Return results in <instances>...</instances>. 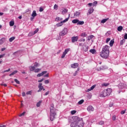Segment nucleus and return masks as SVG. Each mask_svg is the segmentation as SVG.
Here are the masks:
<instances>
[{
    "label": "nucleus",
    "instance_id": "obj_5",
    "mask_svg": "<svg viewBox=\"0 0 127 127\" xmlns=\"http://www.w3.org/2000/svg\"><path fill=\"white\" fill-rule=\"evenodd\" d=\"M67 32H68V29L64 28L63 30L60 33L59 35L60 36H64L67 34Z\"/></svg>",
    "mask_w": 127,
    "mask_h": 127
},
{
    "label": "nucleus",
    "instance_id": "obj_54",
    "mask_svg": "<svg viewBox=\"0 0 127 127\" xmlns=\"http://www.w3.org/2000/svg\"><path fill=\"white\" fill-rule=\"evenodd\" d=\"M98 3V2H97V1H95L93 3V5H97V4Z\"/></svg>",
    "mask_w": 127,
    "mask_h": 127
},
{
    "label": "nucleus",
    "instance_id": "obj_28",
    "mask_svg": "<svg viewBox=\"0 0 127 127\" xmlns=\"http://www.w3.org/2000/svg\"><path fill=\"white\" fill-rule=\"evenodd\" d=\"M35 66H30V71H35Z\"/></svg>",
    "mask_w": 127,
    "mask_h": 127
},
{
    "label": "nucleus",
    "instance_id": "obj_31",
    "mask_svg": "<svg viewBox=\"0 0 127 127\" xmlns=\"http://www.w3.org/2000/svg\"><path fill=\"white\" fill-rule=\"evenodd\" d=\"M114 43H115V41L114 40H111L110 42V45L111 46V47H112V46H113V45H114Z\"/></svg>",
    "mask_w": 127,
    "mask_h": 127
},
{
    "label": "nucleus",
    "instance_id": "obj_2",
    "mask_svg": "<svg viewBox=\"0 0 127 127\" xmlns=\"http://www.w3.org/2000/svg\"><path fill=\"white\" fill-rule=\"evenodd\" d=\"M55 116H56V113L55 112V108H54V105L51 104L50 108V119L51 122L53 121L55 119Z\"/></svg>",
    "mask_w": 127,
    "mask_h": 127
},
{
    "label": "nucleus",
    "instance_id": "obj_16",
    "mask_svg": "<svg viewBox=\"0 0 127 127\" xmlns=\"http://www.w3.org/2000/svg\"><path fill=\"white\" fill-rule=\"evenodd\" d=\"M5 38H2L0 39V45L3 44V43L5 41Z\"/></svg>",
    "mask_w": 127,
    "mask_h": 127
},
{
    "label": "nucleus",
    "instance_id": "obj_7",
    "mask_svg": "<svg viewBox=\"0 0 127 127\" xmlns=\"http://www.w3.org/2000/svg\"><path fill=\"white\" fill-rule=\"evenodd\" d=\"M70 51V49H66L64 52H63L62 55V58H64L65 57V56L66 55V54H67V53H68V52H69Z\"/></svg>",
    "mask_w": 127,
    "mask_h": 127
},
{
    "label": "nucleus",
    "instance_id": "obj_3",
    "mask_svg": "<svg viewBox=\"0 0 127 127\" xmlns=\"http://www.w3.org/2000/svg\"><path fill=\"white\" fill-rule=\"evenodd\" d=\"M74 120L76 121V127H84V122L82 119L78 117H75Z\"/></svg>",
    "mask_w": 127,
    "mask_h": 127
},
{
    "label": "nucleus",
    "instance_id": "obj_50",
    "mask_svg": "<svg viewBox=\"0 0 127 127\" xmlns=\"http://www.w3.org/2000/svg\"><path fill=\"white\" fill-rule=\"evenodd\" d=\"M0 85L1 86H4V87H7V85L5 83L3 84V83H1L0 84Z\"/></svg>",
    "mask_w": 127,
    "mask_h": 127
},
{
    "label": "nucleus",
    "instance_id": "obj_38",
    "mask_svg": "<svg viewBox=\"0 0 127 127\" xmlns=\"http://www.w3.org/2000/svg\"><path fill=\"white\" fill-rule=\"evenodd\" d=\"M70 113L72 115H75V114H76V113H77V111H76V110H72L71 111Z\"/></svg>",
    "mask_w": 127,
    "mask_h": 127
},
{
    "label": "nucleus",
    "instance_id": "obj_4",
    "mask_svg": "<svg viewBox=\"0 0 127 127\" xmlns=\"http://www.w3.org/2000/svg\"><path fill=\"white\" fill-rule=\"evenodd\" d=\"M112 92L113 89L111 88H108L102 92V94H101V96H111Z\"/></svg>",
    "mask_w": 127,
    "mask_h": 127
},
{
    "label": "nucleus",
    "instance_id": "obj_47",
    "mask_svg": "<svg viewBox=\"0 0 127 127\" xmlns=\"http://www.w3.org/2000/svg\"><path fill=\"white\" fill-rule=\"evenodd\" d=\"M5 56V54H4L0 55V59H1V58H3Z\"/></svg>",
    "mask_w": 127,
    "mask_h": 127
},
{
    "label": "nucleus",
    "instance_id": "obj_49",
    "mask_svg": "<svg viewBox=\"0 0 127 127\" xmlns=\"http://www.w3.org/2000/svg\"><path fill=\"white\" fill-rule=\"evenodd\" d=\"M43 81H44V78H42L41 80H38V82L39 83H41V82H43Z\"/></svg>",
    "mask_w": 127,
    "mask_h": 127
},
{
    "label": "nucleus",
    "instance_id": "obj_11",
    "mask_svg": "<svg viewBox=\"0 0 127 127\" xmlns=\"http://www.w3.org/2000/svg\"><path fill=\"white\" fill-rule=\"evenodd\" d=\"M87 110L88 112H94V110H95L94 109V107H93V106H89L87 108Z\"/></svg>",
    "mask_w": 127,
    "mask_h": 127
},
{
    "label": "nucleus",
    "instance_id": "obj_35",
    "mask_svg": "<svg viewBox=\"0 0 127 127\" xmlns=\"http://www.w3.org/2000/svg\"><path fill=\"white\" fill-rule=\"evenodd\" d=\"M41 69H40V68H37V69H35L34 72L35 73H38V72H39V71H41Z\"/></svg>",
    "mask_w": 127,
    "mask_h": 127
},
{
    "label": "nucleus",
    "instance_id": "obj_64",
    "mask_svg": "<svg viewBox=\"0 0 127 127\" xmlns=\"http://www.w3.org/2000/svg\"><path fill=\"white\" fill-rule=\"evenodd\" d=\"M5 126L3 125H0V127H5Z\"/></svg>",
    "mask_w": 127,
    "mask_h": 127
},
{
    "label": "nucleus",
    "instance_id": "obj_59",
    "mask_svg": "<svg viewBox=\"0 0 127 127\" xmlns=\"http://www.w3.org/2000/svg\"><path fill=\"white\" fill-rule=\"evenodd\" d=\"M124 39H127V34H125L124 36Z\"/></svg>",
    "mask_w": 127,
    "mask_h": 127
},
{
    "label": "nucleus",
    "instance_id": "obj_13",
    "mask_svg": "<svg viewBox=\"0 0 127 127\" xmlns=\"http://www.w3.org/2000/svg\"><path fill=\"white\" fill-rule=\"evenodd\" d=\"M95 88H96V85H93L92 86H91L90 87V88L86 90V92H90V91H92V90H94V89H95Z\"/></svg>",
    "mask_w": 127,
    "mask_h": 127
},
{
    "label": "nucleus",
    "instance_id": "obj_55",
    "mask_svg": "<svg viewBox=\"0 0 127 127\" xmlns=\"http://www.w3.org/2000/svg\"><path fill=\"white\" fill-rule=\"evenodd\" d=\"M110 40H111V38H107L106 40V43H108L109 41H110Z\"/></svg>",
    "mask_w": 127,
    "mask_h": 127
},
{
    "label": "nucleus",
    "instance_id": "obj_19",
    "mask_svg": "<svg viewBox=\"0 0 127 127\" xmlns=\"http://www.w3.org/2000/svg\"><path fill=\"white\" fill-rule=\"evenodd\" d=\"M89 52H90V53H92V54H95V53H96V50L95 49H91L90 51H89Z\"/></svg>",
    "mask_w": 127,
    "mask_h": 127
},
{
    "label": "nucleus",
    "instance_id": "obj_20",
    "mask_svg": "<svg viewBox=\"0 0 127 127\" xmlns=\"http://www.w3.org/2000/svg\"><path fill=\"white\" fill-rule=\"evenodd\" d=\"M68 12V9H64L62 11V14H65V13H67Z\"/></svg>",
    "mask_w": 127,
    "mask_h": 127
},
{
    "label": "nucleus",
    "instance_id": "obj_37",
    "mask_svg": "<svg viewBox=\"0 0 127 127\" xmlns=\"http://www.w3.org/2000/svg\"><path fill=\"white\" fill-rule=\"evenodd\" d=\"M62 19H63L62 18H60L59 17H58L56 18V20H57V21H59L60 20H62Z\"/></svg>",
    "mask_w": 127,
    "mask_h": 127
},
{
    "label": "nucleus",
    "instance_id": "obj_48",
    "mask_svg": "<svg viewBox=\"0 0 127 127\" xmlns=\"http://www.w3.org/2000/svg\"><path fill=\"white\" fill-rule=\"evenodd\" d=\"M99 125H100L101 126L104 125V121H100L99 122Z\"/></svg>",
    "mask_w": 127,
    "mask_h": 127
},
{
    "label": "nucleus",
    "instance_id": "obj_18",
    "mask_svg": "<svg viewBox=\"0 0 127 127\" xmlns=\"http://www.w3.org/2000/svg\"><path fill=\"white\" fill-rule=\"evenodd\" d=\"M32 17H35L37 16V13H36V11L34 10L31 14Z\"/></svg>",
    "mask_w": 127,
    "mask_h": 127
},
{
    "label": "nucleus",
    "instance_id": "obj_34",
    "mask_svg": "<svg viewBox=\"0 0 127 127\" xmlns=\"http://www.w3.org/2000/svg\"><path fill=\"white\" fill-rule=\"evenodd\" d=\"M125 42H126V40L123 39L120 42V45H123V44H124V43H125Z\"/></svg>",
    "mask_w": 127,
    "mask_h": 127
},
{
    "label": "nucleus",
    "instance_id": "obj_61",
    "mask_svg": "<svg viewBox=\"0 0 127 127\" xmlns=\"http://www.w3.org/2000/svg\"><path fill=\"white\" fill-rule=\"evenodd\" d=\"M113 106H114V104H113V103H111V104H109L110 108H111V107H113Z\"/></svg>",
    "mask_w": 127,
    "mask_h": 127
},
{
    "label": "nucleus",
    "instance_id": "obj_53",
    "mask_svg": "<svg viewBox=\"0 0 127 127\" xmlns=\"http://www.w3.org/2000/svg\"><path fill=\"white\" fill-rule=\"evenodd\" d=\"M45 84H49V80H45Z\"/></svg>",
    "mask_w": 127,
    "mask_h": 127
},
{
    "label": "nucleus",
    "instance_id": "obj_12",
    "mask_svg": "<svg viewBox=\"0 0 127 127\" xmlns=\"http://www.w3.org/2000/svg\"><path fill=\"white\" fill-rule=\"evenodd\" d=\"M71 68H73L74 69L76 68H78L79 67V64L78 63H74L73 64H71Z\"/></svg>",
    "mask_w": 127,
    "mask_h": 127
},
{
    "label": "nucleus",
    "instance_id": "obj_43",
    "mask_svg": "<svg viewBox=\"0 0 127 127\" xmlns=\"http://www.w3.org/2000/svg\"><path fill=\"white\" fill-rule=\"evenodd\" d=\"M110 85V83H103V86H104V87H108Z\"/></svg>",
    "mask_w": 127,
    "mask_h": 127
},
{
    "label": "nucleus",
    "instance_id": "obj_33",
    "mask_svg": "<svg viewBox=\"0 0 127 127\" xmlns=\"http://www.w3.org/2000/svg\"><path fill=\"white\" fill-rule=\"evenodd\" d=\"M9 25L10 26H13V25H14V21H10Z\"/></svg>",
    "mask_w": 127,
    "mask_h": 127
},
{
    "label": "nucleus",
    "instance_id": "obj_10",
    "mask_svg": "<svg viewBox=\"0 0 127 127\" xmlns=\"http://www.w3.org/2000/svg\"><path fill=\"white\" fill-rule=\"evenodd\" d=\"M78 39H79V37L78 36L72 37L71 38V42L74 43V42H76V41H78Z\"/></svg>",
    "mask_w": 127,
    "mask_h": 127
},
{
    "label": "nucleus",
    "instance_id": "obj_52",
    "mask_svg": "<svg viewBox=\"0 0 127 127\" xmlns=\"http://www.w3.org/2000/svg\"><path fill=\"white\" fill-rule=\"evenodd\" d=\"M43 10H44V9H43V8L40 7L39 11H40V12L43 11Z\"/></svg>",
    "mask_w": 127,
    "mask_h": 127
},
{
    "label": "nucleus",
    "instance_id": "obj_51",
    "mask_svg": "<svg viewBox=\"0 0 127 127\" xmlns=\"http://www.w3.org/2000/svg\"><path fill=\"white\" fill-rule=\"evenodd\" d=\"M85 39H80V40H79V41L81 42H82V41H83V42H85Z\"/></svg>",
    "mask_w": 127,
    "mask_h": 127
},
{
    "label": "nucleus",
    "instance_id": "obj_45",
    "mask_svg": "<svg viewBox=\"0 0 127 127\" xmlns=\"http://www.w3.org/2000/svg\"><path fill=\"white\" fill-rule=\"evenodd\" d=\"M42 76H43V74L42 73H39L37 74V77H41Z\"/></svg>",
    "mask_w": 127,
    "mask_h": 127
},
{
    "label": "nucleus",
    "instance_id": "obj_56",
    "mask_svg": "<svg viewBox=\"0 0 127 127\" xmlns=\"http://www.w3.org/2000/svg\"><path fill=\"white\" fill-rule=\"evenodd\" d=\"M125 113H126V111L123 110L121 111V115H125Z\"/></svg>",
    "mask_w": 127,
    "mask_h": 127
},
{
    "label": "nucleus",
    "instance_id": "obj_22",
    "mask_svg": "<svg viewBox=\"0 0 127 127\" xmlns=\"http://www.w3.org/2000/svg\"><path fill=\"white\" fill-rule=\"evenodd\" d=\"M78 22H79V19H74L72 21V23L74 24H77Z\"/></svg>",
    "mask_w": 127,
    "mask_h": 127
},
{
    "label": "nucleus",
    "instance_id": "obj_41",
    "mask_svg": "<svg viewBox=\"0 0 127 127\" xmlns=\"http://www.w3.org/2000/svg\"><path fill=\"white\" fill-rule=\"evenodd\" d=\"M32 94V91H29L26 92V95H31Z\"/></svg>",
    "mask_w": 127,
    "mask_h": 127
},
{
    "label": "nucleus",
    "instance_id": "obj_60",
    "mask_svg": "<svg viewBox=\"0 0 127 127\" xmlns=\"http://www.w3.org/2000/svg\"><path fill=\"white\" fill-rule=\"evenodd\" d=\"M10 71V68H8L7 70H4V72H9Z\"/></svg>",
    "mask_w": 127,
    "mask_h": 127
},
{
    "label": "nucleus",
    "instance_id": "obj_32",
    "mask_svg": "<svg viewBox=\"0 0 127 127\" xmlns=\"http://www.w3.org/2000/svg\"><path fill=\"white\" fill-rule=\"evenodd\" d=\"M83 103H84V99H82V100H80L79 101H78V104L82 105V104H83Z\"/></svg>",
    "mask_w": 127,
    "mask_h": 127
},
{
    "label": "nucleus",
    "instance_id": "obj_30",
    "mask_svg": "<svg viewBox=\"0 0 127 127\" xmlns=\"http://www.w3.org/2000/svg\"><path fill=\"white\" fill-rule=\"evenodd\" d=\"M94 35H91L88 36V40L90 41V40H91V39H92V38H94Z\"/></svg>",
    "mask_w": 127,
    "mask_h": 127
},
{
    "label": "nucleus",
    "instance_id": "obj_46",
    "mask_svg": "<svg viewBox=\"0 0 127 127\" xmlns=\"http://www.w3.org/2000/svg\"><path fill=\"white\" fill-rule=\"evenodd\" d=\"M25 113H26L25 112H24L23 113L20 114L19 115V117H22V116H24V115H25Z\"/></svg>",
    "mask_w": 127,
    "mask_h": 127
},
{
    "label": "nucleus",
    "instance_id": "obj_57",
    "mask_svg": "<svg viewBox=\"0 0 127 127\" xmlns=\"http://www.w3.org/2000/svg\"><path fill=\"white\" fill-rule=\"evenodd\" d=\"M33 33H34V32L33 33H31V32L29 33L28 34V36H33V35H32Z\"/></svg>",
    "mask_w": 127,
    "mask_h": 127
},
{
    "label": "nucleus",
    "instance_id": "obj_15",
    "mask_svg": "<svg viewBox=\"0 0 127 127\" xmlns=\"http://www.w3.org/2000/svg\"><path fill=\"white\" fill-rule=\"evenodd\" d=\"M80 14H81V13L79 11H76L74 13V17H78V16H80Z\"/></svg>",
    "mask_w": 127,
    "mask_h": 127
},
{
    "label": "nucleus",
    "instance_id": "obj_6",
    "mask_svg": "<svg viewBox=\"0 0 127 127\" xmlns=\"http://www.w3.org/2000/svg\"><path fill=\"white\" fill-rule=\"evenodd\" d=\"M67 21H68V18H66L64 20H63L61 21L60 23L57 24V26L58 27L62 26L63 25V23L67 22Z\"/></svg>",
    "mask_w": 127,
    "mask_h": 127
},
{
    "label": "nucleus",
    "instance_id": "obj_21",
    "mask_svg": "<svg viewBox=\"0 0 127 127\" xmlns=\"http://www.w3.org/2000/svg\"><path fill=\"white\" fill-rule=\"evenodd\" d=\"M108 20H109V18H106V19H103L101 21V23H105V22H107V21H108Z\"/></svg>",
    "mask_w": 127,
    "mask_h": 127
},
{
    "label": "nucleus",
    "instance_id": "obj_58",
    "mask_svg": "<svg viewBox=\"0 0 127 127\" xmlns=\"http://www.w3.org/2000/svg\"><path fill=\"white\" fill-rule=\"evenodd\" d=\"M46 73H47V71H44L42 72V73L43 74V75H44V74H46Z\"/></svg>",
    "mask_w": 127,
    "mask_h": 127
},
{
    "label": "nucleus",
    "instance_id": "obj_1",
    "mask_svg": "<svg viewBox=\"0 0 127 127\" xmlns=\"http://www.w3.org/2000/svg\"><path fill=\"white\" fill-rule=\"evenodd\" d=\"M100 56L103 59H108L110 56V46L108 45L103 46L100 53Z\"/></svg>",
    "mask_w": 127,
    "mask_h": 127
},
{
    "label": "nucleus",
    "instance_id": "obj_17",
    "mask_svg": "<svg viewBox=\"0 0 127 127\" xmlns=\"http://www.w3.org/2000/svg\"><path fill=\"white\" fill-rule=\"evenodd\" d=\"M105 69L104 66H97V70L101 71V70H104Z\"/></svg>",
    "mask_w": 127,
    "mask_h": 127
},
{
    "label": "nucleus",
    "instance_id": "obj_42",
    "mask_svg": "<svg viewBox=\"0 0 127 127\" xmlns=\"http://www.w3.org/2000/svg\"><path fill=\"white\" fill-rule=\"evenodd\" d=\"M116 119H117V116H116V115H113L112 116L113 121H116Z\"/></svg>",
    "mask_w": 127,
    "mask_h": 127
},
{
    "label": "nucleus",
    "instance_id": "obj_14",
    "mask_svg": "<svg viewBox=\"0 0 127 127\" xmlns=\"http://www.w3.org/2000/svg\"><path fill=\"white\" fill-rule=\"evenodd\" d=\"M94 12V8H91L89 9L88 10V13H87V15H90V14H91V13H93Z\"/></svg>",
    "mask_w": 127,
    "mask_h": 127
},
{
    "label": "nucleus",
    "instance_id": "obj_63",
    "mask_svg": "<svg viewBox=\"0 0 127 127\" xmlns=\"http://www.w3.org/2000/svg\"><path fill=\"white\" fill-rule=\"evenodd\" d=\"M22 96H25V92H22Z\"/></svg>",
    "mask_w": 127,
    "mask_h": 127
},
{
    "label": "nucleus",
    "instance_id": "obj_24",
    "mask_svg": "<svg viewBox=\"0 0 127 127\" xmlns=\"http://www.w3.org/2000/svg\"><path fill=\"white\" fill-rule=\"evenodd\" d=\"M41 103H42V101H40L37 103L36 106L37 107V108H39V107H40V105H41Z\"/></svg>",
    "mask_w": 127,
    "mask_h": 127
},
{
    "label": "nucleus",
    "instance_id": "obj_36",
    "mask_svg": "<svg viewBox=\"0 0 127 127\" xmlns=\"http://www.w3.org/2000/svg\"><path fill=\"white\" fill-rule=\"evenodd\" d=\"M39 31V29H36L34 32V33L32 34V35H34V34H36V33H37V32Z\"/></svg>",
    "mask_w": 127,
    "mask_h": 127
},
{
    "label": "nucleus",
    "instance_id": "obj_39",
    "mask_svg": "<svg viewBox=\"0 0 127 127\" xmlns=\"http://www.w3.org/2000/svg\"><path fill=\"white\" fill-rule=\"evenodd\" d=\"M38 66H39V64L36 62L35 63L34 66L36 68V67H38Z\"/></svg>",
    "mask_w": 127,
    "mask_h": 127
},
{
    "label": "nucleus",
    "instance_id": "obj_8",
    "mask_svg": "<svg viewBox=\"0 0 127 127\" xmlns=\"http://www.w3.org/2000/svg\"><path fill=\"white\" fill-rule=\"evenodd\" d=\"M74 122L70 124L71 127H77V121L75 120V117L73 119Z\"/></svg>",
    "mask_w": 127,
    "mask_h": 127
},
{
    "label": "nucleus",
    "instance_id": "obj_62",
    "mask_svg": "<svg viewBox=\"0 0 127 127\" xmlns=\"http://www.w3.org/2000/svg\"><path fill=\"white\" fill-rule=\"evenodd\" d=\"M44 77H49V74H45L44 75Z\"/></svg>",
    "mask_w": 127,
    "mask_h": 127
},
{
    "label": "nucleus",
    "instance_id": "obj_40",
    "mask_svg": "<svg viewBox=\"0 0 127 127\" xmlns=\"http://www.w3.org/2000/svg\"><path fill=\"white\" fill-rule=\"evenodd\" d=\"M54 9H56V10L58 9V5L55 4L54 6Z\"/></svg>",
    "mask_w": 127,
    "mask_h": 127
},
{
    "label": "nucleus",
    "instance_id": "obj_26",
    "mask_svg": "<svg viewBox=\"0 0 127 127\" xmlns=\"http://www.w3.org/2000/svg\"><path fill=\"white\" fill-rule=\"evenodd\" d=\"M80 36H81L82 37H86V36H87V34L86 33V32H83L81 33Z\"/></svg>",
    "mask_w": 127,
    "mask_h": 127
},
{
    "label": "nucleus",
    "instance_id": "obj_27",
    "mask_svg": "<svg viewBox=\"0 0 127 127\" xmlns=\"http://www.w3.org/2000/svg\"><path fill=\"white\" fill-rule=\"evenodd\" d=\"M14 39H15V37H12L9 38V42H12L13 40H14Z\"/></svg>",
    "mask_w": 127,
    "mask_h": 127
},
{
    "label": "nucleus",
    "instance_id": "obj_9",
    "mask_svg": "<svg viewBox=\"0 0 127 127\" xmlns=\"http://www.w3.org/2000/svg\"><path fill=\"white\" fill-rule=\"evenodd\" d=\"M38 88L39 89L38 91V92H41V91H42V90H43V91H45V89L44 88L43 86H42V83L39 84Z\"/></svg>",
    "mask_w": 127,
    "mask_h": 127
},
{
    "label": "nucleus",
    "instance_id": "obj_44",
    "mask_svg": "<svg viewBox=\"0 0 127 127\" xmlns=\"http://www.w3.org/2000/svg\"><path fill=\"white\" fill-rule=\"evenodd\" d=\"M14 81L15 82V83H16L17 84H20V82H19V81H18L17 80V79H14Z\"/></svg>",
    "mask_w": 127,
    "mask_h": 127
},
{
    "label": "nucleus",
    "instance_id": "obj_25",
    "mask_svg": "<svg viewBox=\"0 0 127 127\" xmlns=\"http://www.w3.org/2000/svg\"><path fill=\"white\" fill-rule=\"evenodd\" d=\"M17 70H14L13 72H12V73H11L9 76H12L13 75H14L15 74H16V73H17Z\"/></svg>",
    "mask_w": 127,
    "mask_h": 127
},
{
    "label": "nucleus",
    "instance_id": "obj_23",
    "mask_svg": "<svg viewBox=\"0 0 127 127\" xmlns=\"http://www.w3.org/2000/svg\"><path fill=\"white\" fill-rule=\"evenodd\" d=\"M84 23V21H78V22L77 23V25H83Z\"/></svg>",
    "mask_w": 127,
    "mask_h": 127
},
{
    "label": "nucleus",
    "instance_id": "obj_29",
    "mask_svg": "<svg viewBox=\"0 0 127 127\" xmlns=\"http://www.w3.org/2000/svg\"><path fill=\"white\" fill-rule=\"evenodd\" d=\"M117 30H118V31H122V30H123V26H120L118 27Z\"/></svg>",
    "mask_w": 127,
    "mask_h": 127
}]
</instances>
